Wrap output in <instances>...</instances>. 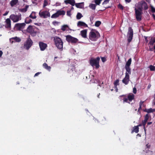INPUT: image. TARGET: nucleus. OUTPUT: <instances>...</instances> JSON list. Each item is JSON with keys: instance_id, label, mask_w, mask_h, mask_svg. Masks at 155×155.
<instances>
[{"instance_id": "nucleus-1", "label": "nucleus", "mask_w": 155, "mask_h": 155, "mask_svg": "<svg viewBox=\"0 0 155 155\" xmlns=\"http://www.w3.org/2000/svg\"><path fill=\"white\" fill-rule=\"evenodd\" d=\"M100 58L99 57H97L95 58H91L89 60V63L93 67H95L96 68L98 69L100 67L99 62Z\"/></svg>"}, {"instance_id": "nucleus-2", "label": "nucleus", "mask_w": 155, "mask_h": 155, "mask_svg": "<svg viewBox=\"0 0 155 155\" xmlns=\"http://www.w3.org/2000/svg\"><path fill=\"white\" fill-rule=\"evenodd\" d=\"M27 32L29 33L32 36H35L38 32H39L38 29L35 26L29 25L26 29Z\"/></svg>"}, {"instance_id": "nucleus-3", "label": "nucleus", "mask_w": 155, "mask_h": 155, "mask_svg": "<svg viewBox=\"0 0 155 155\" xmlns=\"http://www.w3.org/2000/svg\"><path fill=\"white\" fill-rule=\"evenodd\" d=\"M89 37L90 38H99L100 37V35L97 30L92 29L89 34Z\"/></svg>"}, {"instance_id": "nucleus-4", "label": "nucleus", "mask_w": 155, "mask_h": 155, "mask_svg": "<svg viewBox=\"0 0 155 155\" xmlns=\"http://www.w3.org/2000/svg\"><path fill=\"white\" fill-rule=\"evenodd\" d=\"M148 6L146 3L144 1H141L139 2L137 5V8L140 10L142 11L143 9H147Z\"/></svg>"}, {"instance_id": "nucleus-5", "label": "nucleus", "mask_w": 155, "mask_h": 155, "mask_svg": "<svg viewBox=\"0 0 155 155\" xmlns=\"http://www.w3.org/2000/svg\"><path fill=\"white\" fill-rule=\"evenodd\" d=\"M10 18L14 22H16L21 20V15L20 14L16 15L12 14L10 16Z\"/></svg>"}, {"instance_id": "nucleus-6", "label": "nucleus", "mask_w": 155, "mask_h": 155, "mask_svg": "<svg viewBox=\"0 0 155 155\" xmlns=\"http://www.w3.org/2000/svg\"><path fill=\"white\" fill-rule=\"evenodd\" d=\"M26 24L25 23H16L15 25L14 29L17 31H21L25 27Z\"/></svg>"}, {"instance_id": "nucleus-7", "label": "nucleus", "mask_w": 155, "mask_h": 155, "mask_svg": "<svg viewBox=\"0 0 155 155\" xmlns=\"http://www.w3.org/2000/svg\"><path fill=\"white\" fill-rule=\"evenodd\" d=\"M136 18L138 21H140L141 20V15L142 13V11L139 10L138 8L135 9Z\"/></svg>"}, {"instance_id": "nucleus-8", "label": "nucleus", "mask_w": 155, "mask_h": 155, "mask_svg": "<svg viewBox=\"0 0 155 155\" xmlns=\"http://www.w3.org/2000/svg\"><path fill=\"white\" fill-rule=\"evenodd\" d=\"M55 44L58 49L61 50L63 49V42L61 39H54Z\"/></svg>"}, {"instance_id": "nucleus-9", "label": "nucleus", "mask_w": 155, "mask_h": 155, "mask_svg": "<svg viewBox=\"0 0 155 155\" xmlns=\"http://www.w3.org/2000/svg\"><path fill=\"white\" fill-rule=\"evenodd\" d=\"M39 15L41 17L43 18H47L50 16L49 12L47 11H40L39 13Z\"/></svg>"}, {"instance_id": "nucleus-10", "label": "nucleus", "mask_w": 155, "mask_h": 155, "mask_svg": "<svg viewBox=\"0 0 155 155\" xmlns=\"http://www.w3.org/2000/svg\"><path fill=\"white\" fill-rule=\"evenodd\" d=\"M33 44V42L31 39H27L25 43L24 47L26 49L28 50L31 47Z\"/></svg>"}, {"instance_id": "nucleus-11", "label": "nucleus", "mask_w": 155, "mask_h": 155, "mask_svg": "<svg viewBox=\"0 0 155 155\" xmlns=\"http://www.w3.org/2000/svg\"><path fill=\"white\" fill-rule=\"evenodd\" d=\"M133 34V30L130 27L128 28L127 37L128 39H132Z\"/></svg>"}, {"instance_id": "nucleus-12", "label": "nucleus", "mask_w": 155, "mask_h": 155, "mask_svg": "<svg viewBox=\"0 0 155 155\" xmlns=\"http://www.w3.org/2000/svg\"><path fill=\"white\" fill-rule=\"evenodd\" d=\"M5 27L9 29L11 28V21L9 18H7L5 22Z\"/></svg>"}, {"instance_id": "nucleus-13", "label": "nucleus", "mask_w": 155, "mask_h": 155, "mask_svg": "<svg viewBox=\"0 0 155 155\" xmlns=\"http://www.w3.org/2000/svg\"><path fill=\"white\" fill-rule=\"evenodd\" d=\"M75 65L74 64L71 65L69 68L68 71L69 73H70L73 75L74 74V71H75Z\"/></svg>"}, {"instance_id": "nucleus-14", "label": "nucleus", "mask_w": 155, "mask_h": 155, "mask_svg": "<svg viewBox=\"0 0 155 155\" xmlns=\"http://www.w3.org/2000/svg\"><path fill=\"white\" fill-rule=\"evenodd\" d=\"M130 76L125 75L124 78L122 80V82L125 85H127L130 81Z\"/></svg>"}, {"instance_id": "nucleus-15", "label": "nucleus", "mask_w": 155, "mask_h": 155, "mask_svg": "<svg viewBox=\"0 0 155 155\" xmlns=\"http://www.w3.org/2000/svg\"><path fill=\"white\" fill-rule=\"evenodd\" d=\"M39 46L41 51H44L47 47V45L42 42H40L39 43Z\"/></svg>"}, {"instance_id": "nucleus-16", "label": "nucleus", "mask_w": 155, "mask_h": 155, "mask_svg": "<svg viewBox=\"0 0 155 155\" xmlns=\"http://www.w3.org/2000/svg\"><path fill=\"white\" fill-rule=\"evenodd\" d=\"M64 2L66 4H69L72 6H74L75 3L74 0H65Z\"/></svg>"}, {"instance_id": "nucleus-17", "label": "nucleus", "mask_w": 155, "mask_h": 155, "mask_svg": "<svg viewBox=\"0 0 155 155\" xmlns=\"http://www.w3.org/2000/svg\"><path fill=\"white\" fill-rule=\"evenodd\" d=\"M126 70V72L125 73V75H127L128 76H130L129 75L131 74V71L130 68L125 67Z\"/></svg>"}, {"instance_id": "nucleus-18", "label": "nucleus", "mask_w": 155, "mask_h": 155, "mask_svg": "<svg viewBox=\"0 0 155 155\" xmlns=\"http://www.w3.org/2000/svg\"><path fill=\"white\" fill-rule=\"evenodd\" d=\"M77 25L78 26L87 27V25L85 23L81 21H78L77 24Z\"/></svg>"}, {"instance_id": "nucleus-19", "label": "nucleus", "mask_w": 155, "mask_h": 155, "mask_svg": "<svg viewBox=\"0 0 155 155\" xmlns=\"http://www.w3.org/2000/svg\"><path fill=\"white\" fill-rule=\"evenodd\" d=\"M87 33V30L86 29L84 30L81 31V35L83 38H86Z\"/></svg>"}, {"instance_id": "nucleus-20", "label": "nucleus", "mask_w": 155, "mask_h": 155, "mask_svg": "<svg viewBox=\"0 0 155 155\" xmlns=\"http://www.w3.org/2000/svg\"><path fill=\"white\" fill-rule=\"evenodd\" d=\"M139 128L138 127V126H135L133 128V130L131 132V134H133L134 132H135L136 133H137L138 132L139 130Z\"/></svg>"}, {"instance_id": "nucleus-21", "label": "nucleus", "mask_w": 155, "mask_h": 155, "mask_svg": "<svg viewBox=\"0 0 155 155\" xmlns=\"http://www.w3.org/2000/svg\"><path fill=\"white\" fill-rule=\"evenodd\" d=\"M134 94H129L127 96V99L130 101L131 102L132 100L134 99Z\"/></svg>"}, {"instance_id": "nucleus-22", "label": "nucleus", "mask_w": 155, "mask_h": 155, "mask_svg": "<svg viewBox=\"0 0 155 155\" xmlns=\"http://www.w3.org/2000/svg\"><path fill=\"white\" fill-rule=\"evenodd\" d=\"M131 58H130L126 62L125 67L130 68V66L131 65Z\"/></svg>"}, {"instance_id": "nucleus-23", "label": "nucleus", "mask_w": 155, "mask_h": 155, "mask_svg": "<svg viewBox=\"0 0 155 155\" xmlns=\"http://www.w3.org/2000/svg\"><path fill=\"white\" fill-rule=\"evenodd\" d=\"M59 16L61 15H64L65 14V12L64 10H59L57 12Z\"/></svg>"}, {"instance_id": "nucleus-24", "label": "nucleus", "mask_w": 155, "mask_h": 155, "mask_svg": "<svg viewBox=\"0 0 155 155\" xmlns=\"http://www.w3.org/2000/svg\"><path fill=\"white\" fill-rule=\"evenodd\" d=\"M18 2V0H12L11 1L10 4L11 5L12 7L16 5Z\"/></svg>"}, {"instance_id": "nucleus-25", "label": "nucleus", "mask_w": 155, "mask_h": 155, "mask_svg": "<svg viewBox=\"0 0 155 155\" xmlns=\"http://www.w3.org/2000/svg\"><path fill=\"white\" fill-rule=\"evenodd\" d=\"M84 2L78 3L75 4L76 6L78 8H82L84 6Z\"/></svg>"}, {"instance_id": "nucleus-26", "label": "nucleus", "mask_w": 155, "mask_h": 155, "mask_svg": "<svg viewBox=\"0 0 155 155\" xmlns=\"http://www.w3.org/2000/svg\"><path fill=\"white\" fill-rule=\"evenodd\" d=\"M121 97V99L123 100V103L124 102L128 103V99L126 97H125L124 95H122L120 96Z\"/></svg>"}, {"instance_id": "nucleus-27", "label": "nucleus", "mask_w": 155, "mask_h": 155, "mask_svg": "<svg viewBox=\"0 0 155 155\" xmlns=\"http://www.w3.org/2000/svg\"><path fill=\"white\" fill-rule=\"evenodd\" d=\"M144 111L147 112L148 113L153 112L155 111V108L153 109L151 108H150L149 109H147V110H144Z\"/></svg>"}, {"instance_id": "nucleus-28", "label": "nucleus", "mask_w": 155, "mask_h": 155, "mask_svg": "<svg viewBox=\"0 0 155 155\" xmlns=\"http://www.w3.org/2000/svg\"><path fill=\"white\" fill-rule=\"evenodd\" d=\"M67 41L71 43H75L77 42L78 39H66Z\"/></svg>"}, {"instance_id": "nucleus-29", "label": "nucleus", "mask_w": 155, "mask_h": 155, "mask_svg": "<svg viewBox=\"0 0 155 155\" xmlns=\"http://www.w3.org/2000/svg\"><path fill=\"white\" fill-rule=\"evenodd\" d=\"M43 67L48 70L50 71L51 67L50 66H48L47 64L44 63L43 64Z\"/></svg>"}, {"instance_id": "nucleus-30", "label": "nucleus", "mask_w": 155, "mask_h": 155, "mask_svg": "<svg viewBox=\"0 0 155 155\" xmlns=\"http://www.w3.org/2000/svg\"><path fill=\"white\" fill-rule=\"evenodd\" d=\"M29 17L32 19H35L36 18L35 15V12H32L29 16Z\"/></svg>"}, {"instance_id": "nucleus-31", "label": "nucleus", "mask_w": 155, "mask_h": 155, "mask_svg": "<svg viewBox=\"0 0 155 155\" xmlns=\"http://www.w3.org/2000/svg\"><path fill=\"white\" fill-rule=\"evenodd\" d=\"M32 22V20L30 19L29 17L26 18L25 20V22L26 24H28Z\"/></svg>"}, {"instance_id": "nucleus-32", "label": "nucleus", "mask_w": 155, "mask_h": 155, "mask_svg": "<svg viewBox=\"0 0 155 155\" xmlns=\"http://www.w3.org/2000/svg\"><path fill=\"white\" fill-rule=\"evenodd\" d=\"M9 41L12 44L13 42H19L21 41V39H9Z\"/></svg>"}, {"instance_id": "nucleus-33", "label": "nucleus", "mask_w": 155, "mask_h": 155, "mask_svg": "<svg viewBox=\"0 0 155 155\" xmlns=\"http://www.w3.org/2000/svg\"><path fill=\"white\" fill-rule=\"evenodd\" d=\"M83 17V16L82 15L81 13L79 12L78 13L76 16V18L77 19H80Z\"/></svg>"}, {"instance_id": "nucleus-34", "label": "nucleus", "mask_w": 155, "mask_h": 155, "mask_svg": "<svg viewBox=\"0 0 155 155\" xmlns=\"http://www.w3.org/2000/svg\"><path fill=\"white\" fill-rule=\"evenodd\" d=\"M150 117V115H149L148 114H146L144 117V120L147 122Z\"/></svg>"}, {"instance_id": "nucleus-35", "label": "nucleus", "mask_w": 155, "mask_h": 155, "mask_svg": "<svg viewBox=\"0 0 155 155\" xmlns=\"http://www.w3.org/2000/svg\"><path fill=\"white\" fill-rule=\"evenodd\" d=\"M28 8V5H26L25 8H22L20 9L21 12H25L27 11V9Z\"/></svg>"}, {"instance_id": "nucleus-36", "label": "nucleus", "mask_w": 155, "mask_h": 155, "mask_svg": "<svg viewBox=\"0 0 155 155\" xmlns=\"http://www.w3.org/2000/svg\"><path fill=\"white\" fill-rule=\"evenodd\" d=\"M155 43V39H150V41L148 43V45L150 46L153 45Z\"/></svg>"}, {"instance_id": "nucleus-37", "label": "nucleus", "mask_w": 155, "mask_h": 155, "mask_svg": "<svg viewBox=\"0 0 155 155\" xmlns=\"http://www.w3.org/2000/svg\"><path fill=\"white\" fill-rule=\"evenodd\" d=\"M68 28V26L67 25H63L61 28V29L63 31H65L67 28Z\"/></svg>"}, {"instance_id": "nucleus-38", "label": "nucleus", "mask_w": 155, "mask_h": 155, "mask_svg": "<svg viewBox=\"0 0 155 155\" xmlns=\"http://www.w3.org/2000/svg\"><path fill=\"white\" fill-rule=\"evenodd\" d=\"M96 5L93 4H91L89 5V7L91 8V9L95 10L96 8Z\"/></svg>"}, {"instance_id": "nucleus-39", "label": "nucleus", "mask_w": 155, "mask_h": 155, "mask_svg": "<svg viewBox=\"0 0 155 155\" xmlns=\"http://www.w3.org/2000/svg\"><path fill=\"white\" fill-rule=\"evenodd\" d=\"M59 16L58 15L57 13L56 12V13L53 14L51 16V18H58Z\"/></svg>"}, {"instance_id": "nucleus-40", "label": "nucleus", "mask_w": 155, "mask_h": 155, "mask_svg": "<svg viewBox=\"0 0 155 155\" xmlns=\"http://www.w3.org/2000/svg\"><path fill=\"white\" fill-rule=\"evenodd\" d=\"M119 80L117 79L114 82V86L116 87H117V85H119Z\"/></svg>"}, {"instance_id": "nucleus-41", "label": "nucleus", "mask_w": 155, "mask_h": 155, "mask_svg": "<svg viewBox=\"0 0 155 155\" xmlns=\"http://www.w3.org/2000/svg\"><path fill=\"white\" fill-rule=\"evenodd\" d=\"M143 102L144 101H140V102L139 103V107L138 108V111L139 112L140 110L142 109V105L143 104Z\"/></svg>"}, {"instance_id": "nucleus-42", "label": "nucleus", "mask_w": 155, "mask_h": 155, "mask_svg": "<svg viewBox=\"0 0 155 155\" xmlns=\"http://www.w3.org/2000/svg\"><path fill=\"white\" fill-rule=\"evenodd\" d=\"M101 24V22L100 21H96L94 25L96 27H99Z\"/></svg>"}, {"instance_id": "nucleus-43", "label": "nucleus", "mask_w": 155, "mask_h": 155, "mask_svg": "<svg viewBox=\"0 0 155 155\" xmlns=\"http://www.w3.org/2000/svg\"><path fill=\"white\" fill-rule=\"evenodd\" d=\"M149 68L151 71H153L155 70V66H154L152 65H150Z\"/></svg>"}, {"instance_id": "nucleus-44", "label": "nucleus", "mask_w": 155, "mask_h": 155, "mask_svg": "<svg viewBox=\"0 0 155 155\" xmlns=\"http://www.w3.org/2000/svg\"><path fill=\"white\" fill-rule=\"evenodd\" d=\"M102 1V0H95L94 1V2L96 5H99Z\"/></svg>"}, {"instance_id": "nucleus-45", "label": "nucleus", "mask_w": 155, "mask_h": 155, "mask_svg": "<svg viewBox=\"0 0 155 155\" xmlns=\"http://www.w3.org/2000/svg\"><path fill=\"white\" fill-rule=\"evenodd\" d=\"M66 39H77L76 38H73L70 35H68L66 36Z\"/></svg>"}, {"instance_id": "nucleus-46", "label": "nucleus", "mask_w": 155, "mask_h": 155, "mask_svg": "<svg viewBox=\"0 0 155 155\" xmlns=\"http://www.w3.org/2000/svg\"><path fill=\"white\" fill-rule=\"evenodd\" d=\"M101 59L103 62H104L106 61V58L105 57H101Z\"/></svg>"}, {"instance_id": "nucleus-47", "label": "nucleus", "mask_w": 155, "mask_h": 155, "mask_svg": "<svg viewBox=\"0 0 155 155\" xmlns=\"http://www.w3.org/2000/svg\"><path fill=\"white\" fill-rule=\"evenodd\" d=\"M67 15L69 16L70 17L71 15V12L70 11H68L67 12Z\"/></svg>"}, {"instance_id": "nucleus-48", "label": "nucleus", "mask_w": 155, "mask_h": 155, "mask_svg": "<svg viewBox=\"0 0 155 155\" xmlns=\"http://www.w3.org/2000/svg\"><path fill=\"white\" fill-rule=\"evenodd\" d=\"M48 3L46 0H45L44 3L43 7L44 8L48 5Z\"/></svg>"}, {"instance_id": "nucleus-49", "label": "nucleus", "mask_w": 155, "mask_h": 155, "mask_svg": "<svg viewBox=\"0 0 155 155\" xmlns=\"http://www.w3.org/2000/svg\"><path fill=\"white\" fill-rule=\"evenodd\" d=\"M147 122V121H145L144 120H143L142 121V124L143 125V127H145V125L146 124V123Z\"/></svg>"}, {"instance_id": "nucleus-50", "label": "nucleus", "mask_w": 155, "mask_h": 155, "mask_svg": "<svg viewBox=\"0 0 155 155\" xmlns=\"http://www.w3.org/2000/svg\"><path fill=\"white\" fill-rule=\"evenodd\" d=\"M110 0H105V1L103 2V5L106 4L108 3Z\"/></svg>"}, {"instance_id": "nucleus-51", "label": "nucleus", "mask_w": 155, "mask_h": 155, "mask_svg": "<svg viewBox=\"0 0 155 155\" xmlns=\"http://www.w3.org/2000/svg\"><path fill=\"white\" fill-rule=\"evenodd\" d=\"M118 7L121 10H123V6L120 4L118 5Z\"/></svg>"}, {"instance_id": "nucleus-52", "label": "nucleus", "mask_w": 155, "mask_h": 155, "mask_svg": "<svg viewBox=\"0 0 155 155\" xmlns=\"http://www.w3.org/2000/svg\"><path fill=\"white\" fill-rule=\"evenodd\" d=\"M151 10L152 12L153 13L155 12V8H154L152 6L151 7Z\"/></svg>"}, {"instance_id": "nucleus-53", "label": "nucleus", "mask_w": 155, "mask_h": 155, "mask_svg": "<svg viewBox=\"0 0 155 155\" xmlns=\"http://www.w3.org/2000/svg\"><path fill=\"white\" fill-rule=\"evenodd\" d=\"M94 18V16H91L90 17V20L91 22H92Z\"/></svg>"}, {"instance_id": "nucleus-54", "label": "nucleus", "mask_w": 155, "mask_h": 155, "mask_svg": "<svg viewBox=\"0 0 155 155\" xmlns=\"http://www.w3.org/2000/svg\"><path fill=\"white\" fill-rule=\"evenodd\" d=\"M133 92L134 94H136L137 93V89L135 87H134L133 89Z\"/></svg>"}, {"instance_id": "nucleus-55", "label": "nucleus", "mask_w": 155, "mask_h": 155, "mask_svg": "<svg viewBox=\"0 0 155 155\" xmlns=\"http://www.w3.org/2000/svg\"><path fill=\"white\" fill-rule=\"evenodd\" d=\"M33 4H36L37 0H31Z\"/></svg>"}, {"instance_id": "nucleus-56", "label": "nucleus", "mask_w": 155, "mask_h": 155, "mask_svg": "<svg viewBox=\"0 0 155 155\" xmlns=\"http://www.w3.org/2000/svg\"><path fill=\"white\" fill-rule=\"evenodd\" d=\"M40 73H41V72H37V73H36L35 75H34V76L35 77V76H37Z\"/></svg>"}, {"instance_id": "nucleus-57", "label": "nucleus", "mask_w": 155, "mask_h": 155, "mask_svg": "<svg viewBox=\"0 0 155 155\" xmlns=\"http://www.w3.org/2000/svg\"><path fill=\"white\" fill-rule=\"evenodd\" d=\"M151 85L150 84H149L147 86V88L149 89L151 87Z\"/></svg>"}, {"instance_id": "nucleus-58", "label": "nucleus", "mask_w": 155, "mask_h": 155, "mask_svg": "<svg viewBox=\"0 0 155 155\" xmlns=\"http://www.w3.org/2000/svg\"><path fill=\"white\" fill-rule=\"evenodd\" d=\"M58 22L56 21H53L52 22L53 24H54V25H55V24H58Z\"/></svg>"}, {"instance_id": "nucleus-59", "label": "nucleus", "mask_w": 155, "mask_h": 155, "mask_svg": "<svg viewBox=\"0 0 155 155\" xmlns=\"http://www.w3.org/2000/svg\"><path fill=\"white\" fill-rule=\"evenodd\" d=\"M3 54V52L2 51H0V57H1Z\"/></svg>"}, {"instance_id": "nucleus-60", "label": "nucleus", "mask_w": 155, "mask_h": 155, "mask_svg": "<svg viewBox=\"0 0 155 155\" xmlns=\"http://www.w3.org/2000/svg\"><path fill=\"white\" fill-rule=\"evenodd\" d=\"M152 122H149L147 123V125H149L151 124H152Z\"/></svg>"}, {"instance_id": "nucleus-61", "label": "nucleus", "mask_w": 155, "mask_h": 155, "mask_svg": "<svg viewBox=\"0 0 155 155\" xmlns=\"http://www.w3.org/2000/svg\"><path fill=\"white\" fill-rule=\"evenodd\" d=\"M8 12H6L5 13H4V14H3V15L4 16H5V15H7V14H8Z\"/></svg>"}, {"instance_id": "nucleus-62", "label": "nucleus", "mask_w": 155, "mask_h": 155, "mask_svg": "<svg viewBox=\"0 0 155 155\" xmlns=\"http://www.w3.org/2000/svg\"><path fill=\"white\" fill-rule=\"evenodd\" d=\"M143 126V125L142 124V123H141V124H139L138 125H137V126H138V127H140V126Z\"/></svg>"}, {"instance_id": "nucleus-63", "label": "nucleus", "mask_w": 155, "mask_h": 155, "mask_svg": "<svg viewBox=\"0 0 155 155\" xmlns=\"http://www.w3.org/2000/svg\"><path fill=\"white\" fill-rule=\"evenodd\" d=\"M125 1L126 2H130L131 0H125Z\"/></svg>"}, {"instance_id": "nucleus-64", "label": "nucleus", "mask_w": 155, "mask_h": 155, "mask_svg": "<svg viewBox=\"0 0 155 155\" xmlns=\"http://www.w3.org/2000/svg\"><path fill=\"white\" fill-rule=\"evenodd\" d=\"M152 16L154 19L155 20V15L154 14H153Z\"/></svg>"}]
</instances>
